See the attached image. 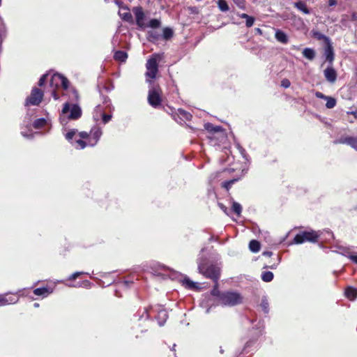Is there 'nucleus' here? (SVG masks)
Returning a JSON list of instances; mask_svg holds the SVG:
<instances>
[{"mask_svg": "<svg viewBox=\"0 0 357 357\" xmlns=\"http://www.w3.org/2000/svg\"><path fill=\"white\" fill-rule=\"evenodd\" d=\"M199 273L205 278H209L217 283L220 278L221 269L214 264H208L206 259H202L198 264Z\"/></svg>", "mask_w": 357, "mask_h": 357, "instance_id": "nucleus-1", "label": "nucleus"}, {"mask_svg": "<svg viewBox=\"0 0 357 357\" xmlns=\"http://www.w3.org/2000/svg\"><path fill=\"white\" fill-rule=\"evenodd\" d=\"M243 302V297L241 294L236 291H223L220 303L223 305L234 306Z\"/></svg>", "mask_w": 357, "mask_h": 357, "instance_id": "nucleus-2", "label": "nucleus"}, {"mask_svg": "<svg viewBox=\"0 0 357 357\" xmlns=\"http://www.w3.org/2000/svg\"><path fill=\"white\" fill-rule=\"evenodd\" d=\"M319 236L320 234L316 231H303L295 236L293 243L295 244H301L305 241L317 243Z\"/></svg>", "mask_w": 357, "mask_h": 357, "instance_id": "nucleus-3", "label": "nucleus"}, {"mask_svg": "<svg viewBox=\"0 0 357 357\" xmlns=\"http://www.w3.org/2000/svg\"><path fill=\"white\" fill-rule=\"evenodd\" d=\"M161 59V56L158 54H153L148 59L146 68V76L154 79L158 72V61Z\"/></svg>", "mask_w": 357, "mask_h": 357, "instance_id": "nucleus-4", "label": "nucleus"}, {"mask_svg": "<svg viewBox=\"0 0 357 357\" xmlns=\"http://www.w3.org/2000/svg\"><path fill=\"white\" fill-rule=\"evenodd\" d=\"M148 102L154 108H158L161 105L162 90L160 86H154L149 91Z\"/></svg>", "mask_w": 357, "mask_h": 357, "instance_id": "nucleus-5", "label": "nucleus"}, {"mask_svg": "<svg viewBox=\"0 0 357 357\" xmlns=\"http://www.w3.org/2000/svg\"><path fill=\"white\" fill-rule=\"evenodd\" d=\"M44 96L43 91L37 88L33 87L31 91L30 96H29L25 100V106H38L42 102Z\"/></svg>", "mask_w": 357, "mask_h": 357, "instance_id": "nucleus-6", "label": "nucleus"}, {"mask_svg": "<svg viewBox=\"0 0 357 357\" xmlns=\"http://www.w3.org/2000/svg\"><path fill=\"white\" fill-rule=\"evenodd\" d=\"M50 84L52 87H55L56 89L59 88L61 85L63 89L67 90L69 87V81L63 75L54 73L50 79Z\"/></svg>", "mask_w": 357, "mask_h": 357, "instance_id": "nucleus-7", "label": "nucleus"}, {"mask_svg": "<svg viewBox=\"0 0 357 357\" xmlns=\"http://www.w3.org/2000/svg\"><path fill=\"white\" fill-rule=\"evenodd\" d=\"M132 12L133 13L135 17V23L139 28H144L145 24L144 20L146 19L145 13L144 11V8L141 6H134L132 8Z\"/></svg>", "mask_w": 357, "mask_h": 357, "instance_id": "nucleus-8", "label": "nucleus"}, {"mask_svg": "<svg viewBox=\"0 0 357 357\" xmlns=\"http://www.w3.org/2000/svg\"><path fill=\"white\" fill-rule=\"evenodd\" d=\"M324 54L325 56L326 61L328 62L329 65L333 66L335 60V52L331 41L325 45Z\"/></svg>", "mask_w": 357, "mask_h": 357, "instance_id": "nucleus-9", "label": "nucleus"}, {"mask_svg": "<svg viewBox=\"0 0 357 357\" xmlns=\"http://www.w3.org/2000/svg\"><path fill=\"white\" fill-rule=\"evenodd\" d=\"M102 134V130L98 126L93 127L90 130V138L89 140V146H93L99 141Z\"/></svg>", "mask_w": 357, "mask_h": 357, "instance_id": "nucleus-10", "label": "nucleus"}, {"mask_svg": "<svg viewBox=\"0 0 357 357\" xmlns=\"http://www.w3.org/2000/svg\"><path fill=\"white\" fill-rule=\"evenodd\" d=\"M19 297L16 294L8 293L0 295V306L14 304L17 302Z\"/></svg>", "mask_w": 357, "mask_h": 357, "instance_id": "nucleus-11", "label": "nucleus"}, {"mask_svg": "<svg viewBox=\"0 0 357 357\" xmlns=\"http://www.w3.org/2000/svg\"><path fill=\"white\" fill-rule=\"evenodd\" d=\"M324 75L326 79L330 83H334L337 79V72L333 66L329 64L328 66L324 70Z\"/></svg>", "mask_w": 357, "mask_h": 357, "instance_id": "nucleus-12", "label": "nucleus"}, {"mask_svg": "<svg viewBox=\"0 0 357 357\" xmlns=\"http://www.w3.org/2000/svg\"><path fill=\"white\" fill-rule=\"evenodd\" d=\"M121 9L125 10L126 12L121 13V11H119V15L121 19L124 22H126L130 24H133L134 20H133L131 13L130 12V8H128V6H122Z\"/></svg>", "mask_w": 357, "mask_h": 357, "instance_id": "nucleus-13", "label": "nucleus"}, {"mask_svg": "<svg viewBox=\"0 0 357 357\" xmlns=\"http://www.w3.org/2000/svg\"><path fill=\"white\" fill-rule=\"evenodd\" d=\"M176 117L179 118L183 121H190L192 118V115L190 112L185 111V109L179 108L178 109L177 113L173 115V118L176 121H177Z\"/></svg>", "mask_w": 357, "mask_h": 357, "instance_id": "nucleus-14", "label": "nucleus"}, {"mask_svg": "<svg viewBox=\"0 0 357 357\" xmlns=\"http://www.w3.org/2000/svg\"><path fill=\"white\" fill-rule=\"evenodd\" d=\"M52 289L48 287H42L35 289L33 291L34 295L37 296H41L42 298L47 297L50 294L52 293Z\"/></svg>", "mask_w": 357, "mask_h": 357, "instance_id": "nucleus-15", "label": "nucleus"}, {"mask_svg": "<svg viewBox=\"0 0 357 357\" xmlns=\"http://www.w3.org/2000/svg\"><path fill=\"white\" fill-rule=\"evenodd\" d=\"M311 36L317 40H323L325 45L331 41L329 37L314 29L311 31Z\"/></svg>", "mask_w": 357, "mask_h": 357, "instance_id": "nucleus-16", "label": "nucleus"}, {"mask_svg": "<svg viewBox=\"0 0 357 357\" xmlns=\"http://www.w3.org/2000/svg\"><path fill=\"white\" fill-rule=\"evenodd\" d=\"M82 116V109L77 105H73L70 109L69 119L77 120Z\"/></svg>", "mask_w": 357, "mask_h": 357, "instance_id": "nucleus-17", "label": "nucleus"}, {"mask_svg": "<svg viewBox=\"0 0 357 357\" xmlns=\"http://www.w3.org/2000/svg\"><path fill=\"white\" fill-rule=\"evenodd\" d=\"M341 144H346L351 146L353 149L357 151V137H346L341 138L339 140Z\"/></svg>", "mask_w": 357, "mask_h": 357, "instance_id": "nucleus-18", "label": "nucleus"}, {"mask_svg": "<svg viewBox=\"0 0 357 357\" xmlns=\"http://www.w3.org/2000/svg\"><path fill=\"white\" fill-rule=\"evenodd\" d=\"M167 318H168L167 312L164 309L160 310L158 312L157 316L155 317V319H157L158 324L160 326H163L165 324Z\"/></svg>", "mask_w": 357, "mask_h": 357, "instance_id": "nucleus-19", "label": "nucleus"}, {"mask_svg": "<svg viewBox=\"0 0 357 357\" xmlns=\"http://www.w3.org/2000/svg\"><path fill=\"white\" fill-rule=\"evenodd\" d=\"M294 7L305 15H308L310 13V10L307 8L305 1H299L297 2H294Z\"/></svg>", "mask_w": 357, "mask_h": 357, "instance_id": "nucleus-20", "label": "nucleus"}, {"mask_svg": "<svg viewBox=\"0 0 357 357\" xmlns=\"http://www.w3.org/2000/svg\"><path fill=\"white\" fill-rule=\"evenodd\" d=\"M204 128L206 130H207L209 133H211V134H214V133H217V132L222 131V128L221 126H215L211 123H205Z\"/></svg>", "mask_w": 357, "mask_h": 357, "instance_id": "nucleus-21", "label": "nucleus"}, {"mask_svg": "<svg viewBox=\"0 0 357 357\" xmlns=\"http://www.w3.org/2000/svg\"><path fill=\"white\" fill-rule=\"evenodd\" d=\"M275 37L278 41L282 44H287L289 42L288 36L284 31L281 30L276 31Z\"/></svg>", "mask_w": 357, "mask_h": 357, "instance_id": "nucleus-22", "label": "nucleus"}, {"mask_svg": "<svg viewBox=\"0 0 357 357\" xmlns=\"http://www.w3.org/2000/svg\"><path fill=\"white\" fill-rule=\"evenodd\" d=\"M128 58V54L123 50H118L114 52V59L115 61L125 62Z\"/></svg>", "mask_w": 357, "mask_h": 357, "instance_id": "nucleus-23", "label": "nucleus"}, {"mask_svg": "<svg viewBox=\"0 0 357 357\" xmlns=\"http://www.w3.org/2000/svg\"><path fill=\"white\" fill-rule=\"evenodd\" d=\"M303 56L310 61H312L316 56L315 51L312 48H305L302 52Z\"/></svg>", "mask_w": 357, "mask_h": 357, "instance_id": "nucleus-24", "label": "nucleus"}, {"mask_svg": "<svg viewBox=\"0 0 357 357\" xmlns=\"http://www.w3.org/2000/svg\"><path fill=\"white\" fill-rule=\"evenodd\" d=\"M249 248L253 252H257L260 250L261 244L257 240H252L249 243Z\"/></svg>", "mask_w": 357, "mask_h": 357, "instance_id": "nucleus-25", "label": "nucleus"}, {"mask_svg": "<svg viewBox=\"0 0 357 357\" xmlns=\"http://www.w3.org/2000/svg\"><path fill=\"white\" fill-rule=\"evenodd\" d=\"M345 295L349 299L354 300L357 296V291L356 289L349 287L345 290Z\"/></svg>", "mask_w": 357, "mask_h": 357, "instance_id": "nucleus-26", "label": "nucleus"}, {"mask_svg": "<svg viewBox=\"0 0 357 357\" xmlns=\"http://www.w3.org/2000/svg\"><path fill=\"white\" fill-rule=\"evenodd\" d=\"M239 17L241 18L246 20L245 25L247 27H251L254 24L255 18L253 17L250 16L246 13H242V14L239 15Z\"/></svg>", "mask_w": 357, "mask_h": 357, "instance_id": "nucleus-27", "label": "nucleus"}, {"mask_svg": "<svg viewBox=\"0 0 357 357\" xmlns=\"http://www.w3.org/2000/svg\"><path fill=\"white\" fill-rule=\"evenodd\" d=\"M218 286H219L218 281H217V283H215V285H214L213 289L211 290V294L213 296L217 297L218 299V301L220 302L221 300L222 294H223V292H221L218 289Z\"/></svg>", "mask_w": 357, "mask_h": 357, "instance_id": "nucleus-28", "label": "nucleus"}, {"mask_svg": "<svg viewBox=\"0 0 357 357\" xmlns=\"http://www.w3.org/2000/svg\"><path fill=\"white\" fill-rule=\"evenodd\" d=\"M183 284L185 285V287L190 289H198V286L197 283L194 282L191 280H190L188 278H185L183 280Z\"/></svg>", "mask_w": 357, "mask_h": 357, "instance_id": "nucleus-29", "label": "nucleus"}, {"mask_svg": "<svg viewBox=\"0 0 357 357\" xmlns=\"http://www.w3.org/2000/svg\"><path fill=\"white\" fill-rule=\"evenodd\" d=\"M240 178H233L231 180L225 181L221 183V185L222 188H225L227 191H229L230 188H231L232 185L237 182Z\"/></svg>", "mask_w": 357, "mask_h": 357, "instance_id": "nucleus-30", "label": "nucleus"}, {"mask_svg": "<svg viewBox=\"0 0 357 357\" xmlns=\"http://www.w3.org/2000/svg\"><path fill=\"white\" fill-rule=\"evenodd\" d=\"M151 308L149 307H144L142 310H139L138 311V315H139V320L142 319L144 318V319H147L149 317V310Z\"/></svg>", "mask_w": 357, "mask_h": 357, "instance_id": "nucleus-31", "label": "nucleus"}, {"mask_svg": "<svg viewBox=\"0 0 357 357\" xmlns=\"http://www.w3.org/2000/svg\"><path fill=\"white\" fill-rule=\"evenodd\" d=\"M47 123L46 120L44 118L37 119L34 121L33 126L36 129H40L43 128Z\"/></svg>", "mask_w": 357, "mask_h": 357, "instance_id": "nucleus-32", "label": "nucleus"}, {"mask_svg": "<svg viewBox=\"0 0 357 357\" xmlns=\"http://www.w3.org/2000/svg\"><path fill=\"white\" fill-rule=\"evenodd\" d=\"M174 35L173 30L169 27H165L163 29L162 38L165 40H169L172 38Z\"/></svg>", "mask_w": 357, "mask_h": 357, "instance_id": "nucleus-33", "label": "nucleus"}, {"mask_svg": "<svg viewBox=\"0 0 357 357\" xmlns=\"http://www.w3.org/2000/svg\"><path fill=\"white\" fill-rule=\"evenodd\" d=\"M217 4L218 8L222 12H227L229 10L228 3L225 0H218Z\"/></svg>", "mask_w": 357, "mask_h": 357, "instance_id": "nucleus-34", "label": "nucleus"}, {"mask_svg": "<svg viewBox=\"0 0 357 357\" xmlns=\"http://www.w3.org/2000/svg\"><path fill=\"white\" fill-rule=\"evenodd\" d=\"M261 279L266 282H268L273 280V273L271 271H265L261 274Z\"/></svg>", "mask_w": 357, "mask_h": 357, "instance_id": "nucleus-35", "label": "nucleus"}, {"mask_svg": "<svg viewBox=\"0 0 357 357\" xmlns=\"http://www.w3.org/2000/svg\"><path fill=\"white\" fill-rule=\"evenodd\" d=\"M326 107L328 109H332L336 105V103H337L336 100H335V98H334L333 97L328 96V98H326Z\"/></svg>", "mask_w": 357, "mask_h": 357, "instance_id": "nucleus-36", "label": "nucleus"}, {"mask_svg": "<svg viewBox=\"0 0 357 357\" xmlns=\"http://www.w3.org/2000/svg\"><path fill=\"white\" fill-rule=\"evenodd\" d=\"M231 209L234 213L239 216L242 212V207L238 202H234Z\"/></svg>", "mask_w": 357, "mask_h": 357, "instance_id": "nucleus-37", "label": "nucleus"}, {"mask_svg": "<svg viewBox=\"0 0 357 357\" xmlns=\"http://www.w3.org/2000/svg\"><path fill=\"white\" fill-rule=\"evenodd\" d=\"M261 307L264 313L267 314L269 310V303L266 298H263L260 304Z\"/></svg>", "mask_w": 357, "mask_h": 357, "instance_id": "nucleus-38", "label": "nucleus"}, {"mask_svg": "<svg viewBox=\"0 0 357 357\" xmlns=\"http://www.w3.org/2000/svg\"><path fill=\"white\" fill-rule=\"evenodd\" d=\"M161 25V22L158 19H152L149 21V26L153 29L159 28Z\"/></svg>", "mask_w": 357, "mask_h": 357, "instance_id": "nucleus-39", "label": "nucleus"}, {"mask_svg": "<svg viewBox=\"0 0 357 357\" xmlns=\"http://www.w3.org/2000/svg\"><path fill=\"white\" fill-rule=\"evenodd\" d=\"M236 6L241 9H245L246 1L245 0H232Z\"/></svg>", "mask_w": 357, "mask_h": 357, "instance_id": "nucleus-40", "label": "nucleus"}, {"mask_svg": "<svg viewBox=\"0 0 357 357\" xmlns=\"http://www.w3.org/2000/svg\"><path fill=\"white\" fill-rule=\"evenodd\" d=\"M75 142L77 144L78 147L82 149H84L87 145H89V142H86L84 141L82 139H75Z\"/></svg>", "mask_w": 357, "mask_h": 357, "instance_id": "nucleus-41", "label": "nucleus"}, {"mask_svg": "<svg viewBox=\"0 0 357 357\" xmlns=\"http://www.w3.org/2000/svg\"><path fill=\"white\" fill-rule=\"evenodd\" d=\"M159 37L160 35L155 31L149 32V40L150 41L158 40L159 39Z\"/></svg>", "mask_w": 357, "mask_h": 357, "instance_id": "nucleus-42", "label": "nucleus"}, {"mask_svg": "<svg viewBox=\"0 0 357 357\" xmlns=\"http://www.w3.org/2000/svg\"><path fill=\"white\" fill-rule=\"evenodd\" d=\"M75 133H76V130H72L68 131L66 134V139H68V141L72 140L73 139V137L75 136Z\"/></svg>", "mask_w": 357, "mask_h": 357, "instance_id": "nucleus-43", "label": "nucleus"}, {"mask_svg": "<svg viewBox=\"0 0 357 357\" xmlns=\"http://www.w3.org/2000/svg\"><path fill=\"white\" fill-rule=\"evenodd\" d=\"M47 76H48V74L46 73V74L43 75L40 77V78L39 79V81H38V86H43L45 84Z\"/></svg>", "mask_w": 357, "mask_h": 357, "instance_id": "nucleus-44", "label": "nucleus"}, {"mask_svg": "<svg viewBox=\"0 0 357 357\" xmlns=\"http://www.w3.org/2000/svg\"><path fill=\"white\" fill-rule=\"evenodd\" d=\"M82 274H84L83 272H75V273H73L72 275H70L68 280H70V281L75 280Z\"/></svg>", "mask_w": 357, "mask_h": 357, "instance_id": "nucleus-45", "label": "nucleus"}, {"mask_svg": "<svg viewBox=\"0 0 357 357\" xmlns=\"http://www.w3.org/2000/svg\"><path fill=\"white\" fill-rule=\"evenodd\" d=\"M80 139H88L89 140V138H90V132L88 133L87 132H85V131H82V132H79L78 133Z\"/></svg>", "mask_w": 357, "mask_h": 357, "instance_id": "nucleus-46", "label": "nucleus"}, {"mask_svg": "<svg viewBox=\"0 0 357 357\" xmlns=\"http://www.w3.org/2000/svg\"><path fill=\"white\" fill-rule=\"evenodd\" d=\"M291 85V82L288 79H283L281 81V86L285 89L289 88Z\"/></svg>", "mask_w": 357, "mask_h": 357, "instance_id": "nucleus-47", "label": "nucleus"}, {"mask_svg": "<svg viewBox=\"0 0 357 357\" xmlns=\"http://www.w3.org/2000/svg\"><path fill=\"white\" fill-rule=\"evenodd\" d=\"M111 119H112V115L103 114L102 120L104 123H107L111 120Z\"/></svg>", "mask_w": 357, "mask_h": 357, "instance_id": "nucleus-48", "label": "nucleus"}, {"mask_svg": "<svg viewBox=\"0 0 357 357\" xmlns=\"http://www.w3.org/2000/svg\"><path fill=\"white\" fill-rule=\"evenodd\" d=\"M315 96L317 98H320V99H323V100H326V98H328V96L324 95V93H322L320 91H317L315 93Z\"/></svg>", "mask_w": 357, "mask_h": 357, "instance_id": "nucleus-49", "label": "nucleus"}, {"mask_svg": "<svg viewBox=\"0 0 357 357\" xmlns=\"http://www.w3.org/2000/svg\"><path fill=\"white\" fill-rule=\"evenodd\" d=\"M69 110H70V105H69V103L66 102L63 105V107L62 109V113L66 114L69 112Z\"/></svg>", "mask_w": 357, "mask_h": 357, "instance_id": "nucleus-50", "label": "nucleus"}, {"mask_svg": "<svg viewBox=\"0 0 357 357\" xmlns=\"http://www.w3.org/2000/svg\"><path fill=\"white\" fill-rule=\"evenodd\" d=\"M52 96L54 98V100H59L60 98V95L58 93V92L56 90V88L53 89L52 92Z\"/></svg>", "mask_w": 357, "mask_h": 357, "instance_id": "nucleus-51", "label": "nucleus"}, {"mask_svg": "<svg viewBox=\"0 0 357 357\" xmlns=\"http://www.w3.org/2000/svg\"><path fill=\"white\" fill-rule=\"evenodd\" d=\"M104 88L105 89L106 91H109L112 89H114V86L111 82H108V85L105 84L104 86Z\"/></svg>", "mask_w": 357, "mask_h": 357, "instance_id": "nucleus-52", "label": "nucleus"}, {"mask_svg": "<svg viewBox=\"0 0 357 357\" xmlns=\"http://www.w3.org/2000/svg\"><path fill=\"white\" fill-rule=\"evenodd\" d=\"M349 259L355 264H357V255H351L349 256Z\"/></svg>", "mask_w": 357, "mask_h": 357, "instance_id": "nucleus-53", "label": "nucleus"}, {"mask_svg": "<svg viewBox=\"0 0 357 357\" xmlns=\"http://www.w3.org/2000/svg\"><path fill=\"white\" fill-rule=\"evenodd\" d=\"M328 6H333L337 4V0H328Z\"/></svg>", "mask_w": 357, "mask_h": 357, "instance_id": "nucleus-54", "label": "nucleus"}, {"mask_svg": "<svg viewBox=\"0 0 357 357\" xmlns=\"http://www.w3.org/2000/svg\"><path fill=\"white\" fill-rule=\"evenodd\" d=\"M262 255L265 257H270L273 255V252L271 251H264Z\"/></svg>", "mask_w": 357, "mask_h": 357, "instance_id": "nucleus-55", "label": "nucleus"}, {"mask_svg": "<svg viewBox=\"0 0 357 357\" xmlns=\"http://www.w3.org/2000/svg\"><path fill=\"white\" fill-rule=\"evenodd\" d=\"M347 114L353 115L357 119V111L347 112Z\"/></svg>", "mask_w": 357, "mask_h": 357, "instance_id": "nucleus-56", "label": "nucleus"}, {"mask_svg": "<svg viewBox=\"0 0 357 357\" xmlns=\"http://www.w3.org/2000/svg\"><path fill=\"white\" fill-rule=\"evenodd\" d=\"M82 284L84 285V287H89L90 286L91 282L89 280H84L82 282Z\"/></svg>", "mask_w": 357, "mask_h": 357, "instance_id": "nucleus-57", "label": "nucleus"}, {"mask_svg": "<svg viewBox=\"0 0 357 357\" xmlns=\"http://www.w3.org/2000/svg\"><path fill=\"white\" fill-rule=\"evenodd\" d=\"M115 3L121 8L122 6H124L125 5H123V2L120 1L119 0H116Z\"/></svg>", "mask_w": 357, "mask_h": 357, "instance_id": "nucleus-58", "label": "nucleus"}, {"mask_svg": "<svg viewBox=\"0 0 357 357\" xmlns=\"http://www.w3.org/2000/svg\"><path fill=\"white\" fill-rule=\"evenodd\" d=\"M219 206L220 207V208L222 210H223L225 212L227 211V207L223 204H221L220 203L219 204Z\"/></svg>", "mask_w": 357, "mask_h": 357, "instance_id": "nucleus-59", "label": "nucleus"}, {"mask_svg": "<svg viewBox=\"0 0 357 357\" xmlns=\"http://www.w3.org/2000/svg\"><path fill=\"white\" fill-rule=\"evenodd\" d=\"M351 20H357V16H356V14L355 13H354L352 14Z\"/></svg>", "mask_w": 357, "mask_h": 357, "instance_id": "nucleus-60", "label": "nucleus"}, {"mask_svg": "<svg viewBox=\"0 0 357 357\" xmlns=\"http://www.w3.org/2000/svg\"><path fill=\"white\" fill-rule=\"evenodd\" d=\"M255 31H256L257 33H259V34H261V33H262V31H261V30L259 28H257V29H255Z\"/></svg>", "mask_w": 357, "mask_h": 357, "instance_id": "nucleus-61", "label": "nucleus"}, {"mask_svg": "<svg viewBox=\"0 0 357 357\" xmlns=\"http://www.w3.org/2000/svg\"><path fill=\"white\" fill-rule=\"evenodd\" d=\"M197 8L195 7L191 8L190 10L194 13Z\"/></svg>", "mask_w": 357, "mask_h": 357, "instance_id": "nucleus-62", "label": "nucleus"}, {"mask_svg": "<svg viewBox=\"0 0 357 357\" xmlns=\"http://www.w3.org/2000/svg\"><path fill=\"white\" fill-rule=\"evenodd\" d=\"M34 305L37 307V306H38V303H35Z\"/></svg>", "mask_w": 357, "mask_h": 357, "instance_id": "nucleus-63", "label": "nucleus"}]
</instances>
